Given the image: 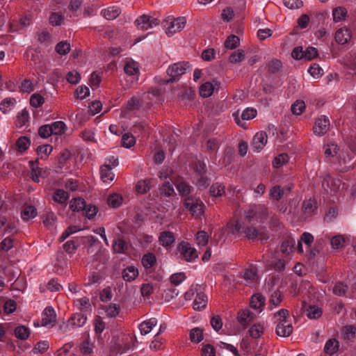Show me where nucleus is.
<instances>
[{"instance_id":"obj_45","label":"nucleus","mask_w":356,"mask_h":356,"mask_svg":"<svg viewBox=\"0 0 356 356\" xmlns=\"http://www.w3.org/2000/svg\"><path fill=\"white\" fill-rule=\"evenodd\" d=\"M245 58V52L243 49H238L231 54L229 57V61L231 63L236 64L241 62Z\"/></svg>"},{"instance_id":"obj_13","label":"nucleus","mask_w":356,"mask_h":356,"mask_svg":"<svg viewBox=\"0 0 356 356\" xmlns=\"http://www.w3.org/2000/svg\"><path fill=\"white\" fill-rule=\"evenodd\" d=\"M254 314L249 309H245L238 312L237 320L245 328L254 320Z\"/></svg>"},{"instance_id":"obj_47","label":"nucleus","mask_w":356,"mask_h":356,"mask_svg":"<svg viewBox=\"0 0 356 356\" xmlns=\"http://www.w3.org/2000/svg\"><path fill=\"white\" fill-rule=\"evenodd\" d=\"M121 143L123 147L130 148L135 145L136 138L132 134L125 133L122 135Z\"/></svg>"},{"instance_id":"obj_40","label":"nucleus","mask_w":356,"mask_h":356,"mask_svg":"<svg viewBox=\"0 0 356 356\" xmlns=\"http://www.w3.org/2000/svg\"><path fill=\"white\" fill-rule=\"evenodd\" d=\"M69 195L67 192L63 189L56 190L53 195V200L58 203L65 204L68 199Z\"/></svg>"},{"instance_id":"obj_12","label":"nucleus","mask_w":356,"mask_h":356,"mask_svg":"<svg viewBox=\"0 0 356 356\" xmlns=\"http://www.w3.org/2000/svg\"><path fill=\"white\" fill-rule=\"evenodd\" d=\"M56 315L54 309L51 307H47L42 312L41 325L42 326H51L55 325Z\"/></svg>"},{"instance_id":"obj_7","label":"nucleus","mask_w":356,"mask_h":356,"mask_svg":"<svg viewBox=\"0 0 356 356\" xmlns=\"http://www.w3.org/2000/svg\"><path fill=\"white\" fill-rule=\"evenodd\" d=\"M184 204L193 216L198 218L203 213L204 204L201 200L188 197L184 200Z\"/></svg>"},{"instance_id":"obj_16","label":"nucleus","mask_w":356,"mask_h":356,"mask_svg":"<svg viewBox=\"0 0 356 356\" xmlns=\"http://www.w3.org/2000/svg\"><path fill=\"white\" fill-rule=\"evenodd\" d=\"M351 38L350 31L348 29H340L335 33V40L337 43L343 44Z\"/></svg>"},{"instance_id":"obj_33","label":"nucleus","mask_w":356,"mask_h":356,"mask_svg":"<svg viewBox=\"0 0 356 356\" xmlns=\"http://www.w3.org/2000/svg\"><path fill=\"white\" fill-rule=\"evenodd\" d=\"M213 85L210 82H206L200 87V95L202 97H209L213 92Z\"/></svg>"},{"instance_id":"obj_14","label":"nucleus","mask_w":356,"mask_h":356,"mask_svg":"<svg viewBox=\"0 0 356 356\" xmlns=\"http://www.w3.org/2000/svg\"><path fill=\"white\" fill-rule=\"evenodd\" d=\"M276 334L282 337H286L293 332V326L289 321L284 320V322H279L277 325Z\"/></svg>"},{"instance_id":"obj_42","label":"nucleus","mask_w":356,"mask_h":356,"mask_svg":"<svg viewBox=\"0 0 356 356\" xmlns=\"http://www.w3.org/2000/svg\"><path fill=\"white\" fill-rule=\"evenodd\" d=\"M209 192L213 197H221L225 193V188L220 184L214 183L210 187Z\"/></svg>"},{"instance_id":"obj_46","label":"nucleus","mask_w":356,"mask_h":356,"mask_svg":"<svg viewBox=\"0 0 356 356\" xmlns=\"http://www.w3.org/2000/svg\"><path fill=\"white\" fill-rule=\"evenodd\" d=\"M339 348V342L336 339H329L325 345L324 350L326 353L332 355L337 352Z\"/></svg>"},{"instance_id":"obj_39","label":"nucleus","mask_w":356,"mask_h":356,"mask_svg":"<svg viewBox=\"0 0 356 356\" xmlns=\"http://www.w3.org/2000/svg\"><path fill=\"white\" fill-rule=\"evenodd\" d=\"M52 129V134L61 135L65 133L67 127L65 124L62 121H56L50 124Z\"/></svg>"},{"instance_id":"obj_54","label":"nucleus","mask_w":356,"mask_h":356,"mask_svg":"<svg viewBox=\"0 0 356 356\" xmlns=\"http://www.w3.org/2000/svg\"><path fill=\"white\" fill-rule=\"evenodd\" d=\"M44 97L38 93H34L31 96L30 104L33 107L38 108L44 104Z\"/></svg>"},{"instance_id":"obj_49","label":"nucleus","mask_w":356,"mask_h":356,"mask_svg":"<svg viewBox=\"0 0 356 356\" xmlns=\"http://www.w3.org/2000/svg\"><path fill=\"white\" fill-rule=\"evenodd\" d=\"M195 184L199 189H205L209 185L210 179L205 175H197Z\"/></svg>"},{"instance_id":"obj_15","label":"nucleus","mask_w":356,"mask_h":356,"mask_svg":"<svg viewBox=\"0 0 356 356\" xmlns=\"http://www.w3.org/2000/svg\"><path fill=\"white\" fill-rule=\"evenodd\" d=\"M175 241L174 234L169 231H164L160 233L159 241L163 247L170 246Z\"/></svg>"},{"instance_id":"obj_59","label":"nucleus","mask_w":356,"mask_h":356,"mask_svg":"<svg viewBox=\"0 0 356 356\" xmlns=\"http://www.w3.org/2000/svg\"><path fill=\"white\" fill-rule=\"evenodd\" d=\"M305 108V104L303 101H296L292 104L291 110L294 115H298L303 113Z\"/></svg>"},{"instance_id":"obj_6","label":"nucleus","mask_w":356,"mask_h":356,"mask_svg":"<svg viewBox=\"0 0 356 356\" xmlns=\"http://www.w3.org/2000/svg\"><path fill=\"white\" fill-rule=\"evenodd\" d=\"M332 167L339 172H346L353 167L354 162L351 157H328Z\"/></svg>"},{"instance_id":"obj_61","label":"nucleus","mask_w":356,"mask_h":356,"mask_svg":"<svg viewBox=\"0 0 356 356\" xmlns=\"http://www.w3.org/2000/svg\"><path fill=\"white\" fill-rule=\"evenodd\" d=\"M282 64L280 60L273 59L268 64V70L271 73H276L282 68Z\"/></svg>"},{"instance_id":"obj_55","label":"nucleus","mask_w":356,"mask_h":356,"mask_svg":"<svg viewBox=\"0 0 356 356\" xmlns=\"http://www.w3.org/2000/svg\"><path fill=\"white\" fill-rule=\"evenodd\" d=\"M250 336L257 339L264 333V327L261 324H254L249 330Z\"/></svg>"},{"instance_id":"obj_5","label":"nucleus","mask_w":356,"mask_h":356,"mask_svg":"<svg viewBox=\"0 0 356 356\" xmlns=\"http://www.w3.org/2000/svg\"><path fill=\"white\" fill-rule=\"evenodd\" d=\"M177 251L182 258L188 262H193L198 258L199 254L197 250L186 241H181L177 245Z\"/></svg>"},{"instance_id":"obj_43","label":"nucleus","mask_w":356,"mask_h":356,"mask_svg":"<svg viewBox=\"0 0 356 356\" xmlns=\"http://www.w3.org/2000/svg\"><path fill=\"white\" fill-rule=\"evenodd\" d=\"M265 298L259 294L252 296L250 301V307L254 309H261L264 307Z\"/></svg>"},{"instance_id":"obj_44","label":"nucleus","mask_w":356,"mask_h":356,"mask_svg":"<svg viewBox=\"0 0 356 356\" xmlns=\"http://www.w3.org/2000/svg\"><path fill=\"white\" fill-rule=\"evenodd\" d=\"M30 140L26 137H20L16 142V146L19 153H24L30 146Z\"/></svg>"},{"instance_id":"obj_3","label":"nucleus","mask_w":356,"mask_h":356,"mask_svg":"<svg viewBox=\"0 0 356 356\" xmlns=\"http://www.w3.org/2000/svg\"><path fill=\"white\" fill-rule=\"evenodd\" d=\"M186 23V19L184 17L175 18L172 16H168L162 22V26L165 29L168 36L170 37L177 32L182 30Z\"/></svg>"},{"instance_id":"obj_64","label":"nucleus","mask_w":356,"mask_h":356,"mask_svg":"<svg viewBox=\"0 0 356 356\" xmlns=\"http://www.w3.org/2000/svg\"><path fill=\"white\" fill-rule=\"evenodd\" d=\"M120 310V307L118 305L113 303L110 304L106 309V313L107 316L110 317H115L118 315Z\"/></svg>"},{"instance_id":"obj_8","label":"nucleus","mask_w":356,"mask_h":356,"mask_svg":"<svg viewBox=\"0 0 356 356\" xmlns=\"http://www.w3.org/2000/svg\"><path fill=\"white\" fill-rule=\"evenodd\" d=\"M135 24L138 29L147 31L158 26L160 24V20L147 15H143L136 19Z\"/></svg>"},{"instance_id":"obj_29","label":"nucleus","mask_w":356,"mask_h":356,"mask_svg":"<svg viewBox=\"0 0 356 356\" xmlns=\"http://www.w3.org/2000/svg\"><path fill=\"white\" fill-rule=\"evenodd\" d=\"M112 166L110 164H105L101 167V178L104 182L112 181L114 175L111 172Z\"/></svg>"},{"instance_id":"obj_53","label":"nucleus","mask_w":356,"mask_h":356,"mask_svg":"<svg viewBox=\"0 0 356 356\" xmlns=\"http://www.w3.org/2000/svg\"><path fill=\"white\" fill-rule=\"evenodd\" d=\"M49 347V342L47 341H39L36 343L34 348L32 350V352L34 355L43 353L46 352Z\"/></svg>"},{"instance_id":"obj_56","label":"nucleus","mask_w":356,"mask_h":356,"mask_svg":"<svg viewBox=\"0 0 356 356\" xmlns=\"http://www.w3.org/2000/svg\"><path fill=\"white\" fill-rule=\"evenodd\" d=\"M195 240L199 246H204L208 243L209 236L204 231H199L196 234Z\"/></svg>"},{"instance_id":"obj_2","label":"nucleus","mask_w":356,"mask_h":356,"mask_svg":"<svg viewBox=\"0 0 356 356\" xmlns=\"http://www.w3.org/2000/svg\"><path fill=\"white\" fill-rule=\"evenodd\" d=\"M322 187L326 195L332 196L342 191L345 188V184L342 183L339 179L333 178L330 175H326L323 177Z\"/></svg>"},{"instance_id":"obj_17","label":"nucleus","mask_w":356,"mask_h":356,"mask_svg":"<svg viewBox=\"0 0 356 356\" xmlns=\"http://www.w3.org/2000/svg\"><path fill=\"white\" fill-rule=\"evenodd\" d=\"M87 317L81 313H76L68 321L67 325L72 327H82L86 322Z\"/></svg>"},{"instance_id":"obj_28","label":"nucleus","mask_w":356,"mask_h":356,"mask_svg":"<svg viewBox=\"0 0 356 356\" xmlns=\"http://www.w3.org/2000/svg\"><path fill=\"white\" fill-rule=\"evenodd\" d=\"M141 262L145 268H150L156 263V256L152 252L147 253L143 256Z\"/></svg>"},{"instance_id":"obj_1","label":"nucleus","mask_w":356,"mask_h":356,"mask_svg":"<svg viewBox=\"0 0 356 356\" xmlns=\"http://www.w3.org/2000/svg\"><path fill=\"white\" fill-rule=\"evenodd\" d=\"M234 231L238 233H244L249 239L258 238L261 241L268 238L266 229L264 228L257 229L254 227H245L240 221H236L234 225Z\"/></svg>"},{"instance_id":"obj_52","label":"nucleus","mask_w":356,"mask_h":356,"mask_svg":"<svg viewBox=\"0 0 356 356\" xmlns=\"http://www.w3.org/2000/svg\"><path fill=\"white\" fill-rule=\"evenodd\" d=\"M16 100L15 98H6L0 104V110L3 113H6L10 107L15 105Z\"/></svg>"},{"instance_id":"obj_62","label":"nucleus","mask_w":356,"mask_h":356,"mask_svg":"<svg viewBox=\"0 0 356 356\" xmlns=\"http://www.w3.org/2000/svg\"><path fill=\"white\" fill-rule=\"evenodd\" d=\"M347 289V285L343 284L342 282H337L334 284L332 291L335 295L341 296L346 294Z\"/></svg>"},{"instance_id":"obj_58","label":"nucleus","mask_w":356,"mask_h":356,"mask_svg":"<svg viewBox=\"0 0 356 356\" xmlns=\"http://www.w3.org/2000/svg\"><path fill=\"white\" fill-rule=\"evenodd\" d=\"M257 110L252 108H246L241 114L242 120H250L257 115Z\"/></svg>"},{"instance_id":"obj_60","label":"nucleus","mask_w":356,"mask_h":356,"mask_svg":"<svg viewBox=\"0 0 356 356\" xmlns=\"http://www.w3.org/2000/svg\"><path fill=\"white\" fill-rule=\"evenodd\" d=\"M289 312L287 309H282L274 315V319L275 323L284 322V320L289 321Z\"/></svg>"},{"instance_id":"obj_38","label":"nucleus","mask_w":356,"mask_h":356,"mask_svg":"<svg viewBox=\"0 0 356 356\" xmlns=\"http://www.w3.org/2000/svg\"><path fill=\"white\" fill-rule=\"evenodd\" d=\"M30 334L29 329L24 325L17 326L15 329V336L21 340H26Z\"/></svg>"},{"instance_id":"obj_20","label":"nucleus","mask_w":356,"mask_h":356,"mask_svg":"<svg viewBox=\"0 0 356 356\" xmlns=\"http://www.w3.org/2000/svg\"><path fill=\"white\" fill-rule=\"evenodd\" d=\"M152 181V179H141L139 180L135 186L136 191L139 194H145L147 193L152 186L151 182Z\"/></svg>"},{"instance_id":"obj_18","label":"nucleus","mask_w":356,"mask_h":356,"mask_svg":"<svg viewBox=\"0 0 356 356\" xmlns=\"http://www.w3.org/2000/svg\"><path fill=\"white\" fill-rule=\"evenodd\" d=\"M157 324V320L155 318H149L147 321L142 322L139 325V330L141 334L145 335L149 334L152 328Z\"/></svg>"},{"instance_id":"obj_10","label":"nucleus","mask_w":356,"mask_h":356,"mask_svg":"<svg viewBox=\"0 0 356 356\" xmlns=\"http://www.w3.org/2000/svg\"><path fill=\"white\" fill-rule=\"evenodd\" d=\"M330 127V120L325 115L318 117L315 122L313 130L314 133L318 136L324 135Z\"/></svg>"},{"instance_id":"obj_57","label":"nucleus","mask_w":356,"mask_h":356,"mask_svg":"<svg viewBox=\"0 0 356 356\" xmlns=\"http://www.w3.org/2000/svg\"><path fill=\"white\" fill-rule=\"evenodd\" d=\"M324 153L325 156H334L339 154V147L337 144L330 143L324 145Z\"/></svg>"},{"instance_id":"obj_4","label":"nucleus","mask_w":356,"mask_h":356,"mask_svg":"<svg viewBox=\"0 0 356 356\" xmlns=\"http://www.w3.org/2000/svg\"><path fill=\"white\" fill-rule=\"evenodd\" d=\"M188 67L189 64L187 62H178L170 65L167 70V74L170 77L167 83L177 81Z\"/></svg>"},{"instance_id":"obj_35","label":"nucleus","mask_w":356,"mask_h":356,"mask_svg":"<svg viewBox=\"0 0 356 356\" xmlns=\"http://www.w3.org/2000/svg\"><path fill=\"white\" fill-rule=\"evenodd\" d=\"M123 201L122 197L119 194H112L110 195L107 198L108 204L113 208L119 207Z\"/></svg>"},{"instance_id":"obj_21","label":"nucleus","mask_w":356,"mask_h":356,"mask_svg":"<svg viewBox=\"0 0 356 356\" xmlns=\"http://www.w3.org/2000/svg\"><path fill=\"white\" fill-rule=\"evenodd\" d=\"M318 208L317 201L314 199L305 200L302 203L303 212L307 215H312Z\"/></svg>"},{"instance_id":"obj_51","label":"nucleus","mask_w":356,"mask_h":356,"mask_svg":"<svg viewBox=\"0 0 356 356\" xmlns=\"http://www.w3.org/2000/svg\"><path fill=\"white\" fill-rule=\"evenodd\" d=\"M70 44L66 41H61L58 42L55 48L56 51L60 55H66L70 52Z\"/></svg>"},{"instance_id":"obj_22","label":"nucleus","mask_w":356,"mask_h":356,"mask_svg":"<svg viewBox=\"0 0 356 356\" xmlns=\"http://www.w3.org/2000/svg\"><path fill=\"white\" fill-rule=\"evenodd\" d=\"M121 13L120 9L117 6L108 7L102 10L101 13L108 20H113L118 17Z\"/></svg>"},{"instance_id":"obj_63","label":"nucleus","mask_w":356,"mask_h":356,"mask_svg":"<svg viewBox=\"0 0 356 356\" xmlns=\"http://www.w3.org/2000/svg\"><path fill=\"white\" fill-rule=\"evenodd\" d=\"M29 120V113L26 110H23L21 113L17 115L16 120V125L19 127H23Z\"/></svg>"},{"instance_id":"obj_23","label":"nucleus","mask_w":356,"mask_h":356,"mask_svg":"<svg viewBox=\"0 0 356 356\" xmlns=\"http://www.w3.org/2000/svg\"><path fill=\"white\" fill-rule=\"evenodd\" d=\"M207 304V296L200 292L197 293L196 297L193 302V309L195 310H200L204 309Z\"/></svg>"},{"instance_id":"obj_30","label":"nucleus","mask_w":356,"mask_h":356,"mask_svg":"<svg viewBox=\"0 0 356 356\" xmlns=\"http://www.w3.org/2000/svg\"><path fill=\"white\" fill-rule=\"evenodd\" d=\"M284 190L280 186H275L270 189L269 195L274 201H279L284 196Z\"/></svg>"},{"instance_id":"obj_27","label":"nucleus","mask_w":356,"mask_h":356,"mask_svg":"<svg viewBox=\"0 0 356 356\" xmlns=\"http://www.w3.org/2000/svg\"><path fill=\"white\" fill-rule=\"evenodd\" d=\"M296 241L292 237H286L282 243L281 251L283 253L289 254L295 249Z\"/></svg>"},{"instance_id":"obj_37","label":"nucleus","mask_w":356,"mask_h":356,"mask_svg":"<svg viewBox=\"0 0 356 356\" xmlns=\"http://www.w3.org/2000/svg\"><path fill=\"white\" fill-rule=\"evenodd\" d=\"M240 43V39L238 36L235 35H230L227 37L225 42V47L228 49H236Z\"/></svg>"},{"instance_id":"obj_48","label":"nucleus","mask_w":356,"mask_h":356,"mask_svg":"<svg viewBox=\"0 0 356 356\" xmlns=\"http://www.w3.org/2000/svg\"><path fill=\"white\" fill-rule=\"evenodd\" d=\"M113 249L115 253H124L127 249V245L124 240L118 238L113 244Z\"/></svg>"},{"instance_id":"obj_34","label":"nucleus","mask_w":356,"mask_h":356,"mask_svg":"<svg viewBox=\"0 0 356 356\" xmlns=\"http://www.w3.org/2000/svg\"><path fill=\"white\" fill-rule=\"evenodd\" d=\"M243 278L247 284H254L257 281V274L255 269H247L243 273Z\"/></svg>"},{"instance_id":"obj_24","label":"nucleus","mask_w":356,"mask_h":356,"mask_svg":"<svg viewBox=\"0 0 356 356\" xmlns=\"http://www.w3.org/2000/svg\"><path fill=\"white\" fill-rule=\"evenodd\" d=\"M138 275V270L134 266H128L122 272V278L127 282L134 280Z\"/></svg>"},{"instance_id":"obj_31","label":"nucleus","mask_w":356,"mask_h":356,"mask_svg":"<svg viewBox=\"0 0 356 356\" xmlns=\"http://www.w3.org/2000/svg\"><path fill=\"white\" fill-rule=\"evenodd\" d=\"M86 204L84 199L81 197L72 199L70 204V208L73 211H79L83 210L86 208Z\"/></svg>"},{"instance_id":"obj_50","label":"nucleus","mask_w":356,"mask_h":356,"mask_svg":"<svg viewBox=\"0 0 356 356\" xmlns=\"http://www.w3.org/2000/svg\"><path fill=\"white\" fill-rule=\"evenodd\" d=\"M65 19V16L60 13H52L49 16V23L52 26H60Z\"/></svg>"},{"instance_id":"obj_32","label":"nucleus","mask_w":356,"mask_h":356,"mask_svg":"<svg viewBox=\"0 0 356 356\" xmlns=\"http://www.w3.org/2000/svg\"><path fill=\"white\" fill-rule=\"evenodd\" d=\"M347 10L344 7H337L332 10V17L334 22H338L346 19Z\"/></svg>"},{"instance_id":"obj_9","label":"nucleus","mask_w":356,"mask_h":356,"mask_svg":"<svg viewBox=\"0 0 356 356\" xmlns=\"http://www.w3.org/2000/svg\"><path fill=\"white\" fill-rule=\"evenodd\" d=\"M268 142V136L265 131H261L254 136L250 145V149L254 152H260Z\"/></svg>"},{"instance_id":"obj_41","label":"nucleus","mask_w":356,"mask_h":356,"mask_svg":"<svg viewBox=\"0 0 356 356\" xmlns=\"http://www.w3.org/2000/svg\"><path fill=\"white\" fill-rule=\"evenodd\" d=\"M190 340L194 343H199L203 339V331L199 327L193 328L189 334Z\"/></svg>"},{"instance_id":"obj_25","label":"nucleus","mask_w":356,"mask_h":356,"mask_svg":"<svg viewBox=\"0 0 356 356\" xmlns=\"http://www.w3.org/2000/svg\"><path fill=\"white\" fill-rule=\"evenodd\" d=\"M37 210L33 206H24L21 211V217L24 220H29L37 216Z\"/></svg>"},{"instance_id":"obj_26","label":"nucleus","mask_w":356,"mask_h":356,"mask_svg":"<svg viewBox=\"0 0 356 356\" xmlns=\"http://www.w3.org/2000/svg\"><path fill=\"white\" fill-rule=\"evenodd\" d=\"M305 312L309 319L319 318L323 314L322 309L316 305H309Z\"/></svg>"},{"instance_id":"obj_36","label":"nucleus","mask_w":356,"mask_h":356,"mask_svg":"<svg viewBox=\"0 0 356 356\" xmlns=\"http://www.w3.org/2000/svg\"><path fill=\"white\" fill-rule=\"evenodd\" d=\"M175 186L181 196L188 195L191 192V186L185 181H177Z\"/></svg>"},{"instance_id":"obj_19","label":"nucleus","mask_w":356,"mask_h":356,"mask_svg":"<svg viewBox=\"0 0 356 356\" xmlns=\"http://www.w3.org/2000/svg\"><path fill=\"white\" fill-rule=\"evenodd\" d=\"M124 71L128 76H136L139 74V65L134 60H129L124 66Z\"/></svg>"},{"instance_id":"obj_11","label":"nucleus","mask_w":356,"mask_h":356,"mask_svg":"<svg viewBox=\"0 0 356 356\" xmlns=\"http://www.w3.org/2000/svg\"><path fill=\"white\" fill-rule=\"evenodd\" d=\"M38 159L35 161H29L30 168L31 169V178L35 182H39L40 177L44 178L48 175L47 170L39 168L38 166Z\"/></svg>"}]
</instances>
